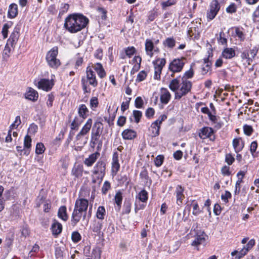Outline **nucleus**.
I'll list each match as a JSON object with an SVG mask.
<instances>
[{"instance_id":"46","label":"nucleus","mask_w":259,"mask_h":259,"mask_svg":"<svg viewBox=\"0 0 259 259\" xmlns=\"http://www.w3.org/2000/svg\"><path fill=\"white\" fill-rule=\"evenodd\" d=\"M11 48L12 47L10 46V45L8 44V43L6 44L5 49L3 51V57L4 58H7L10 57V55L11 52Z\"/></svg>"},{"instance_id":"2","label":"nucleus","mask_w":259,"mask_h":259,"mask_svg":"<svg viewBox=\"0 0 259 259\" xmlns=\"http://www.w3.org/2000/svg\"><path fill=\"white\" fill-rule=\"evenodd\" d=\"M168 87L175 93V99L179 100L191 91L192 82L185 78H176L171 80Z\"/></svg>"},{"instance_id":"20","label":"nucleus","mask_w":259,"mask_h":259,"mask_svg":"<svg viewBox=\"0 0 259 259\" xmlns=\"http://www.w3.org/2000/svg\"><path fill=\"white\" fill-rule=\"evenodd\" d=\"M184 188L181 185L176 187L175 194L177 198V203L179 205L182 204L183 200L185 197L184 195Z\"/></svg>"},{"instance_id":"41","label":"nucleus","mask_w":259,"mask_h":259,"mask_svg":"<svg viewBox=\"0 0 259 259\" xmlns=\"http://www.w3.org/2000/svg\"><path fill=\"white\" fill-rule=\"evenodd\" d=\"M246 254L245 253V252L242 250H241L239 251L235 250L231 253V255L232 256H235L234 258L235 259H240L243 256H244Z\"/></svg>"},{"instance_id":"34","label":"nucleus","mask_w":259,"mask_h":259,"mask_svg":"<svg viewBox=\"0 0 259 259\" xmlns=\"http://www.w3.org/2000/svg\"><path fill=\"white\" fill-rule=\"evenodd\" d=\"M82 121L83 120H80L77 116L75 117L70 124L71 130H77Z\"/></svg>"},{"instance_id":"21","label":"nucleus","mask_w":259,"mask_h":259,"mask_svg":"<svg viewBox=\"0 0 259 259\" xmlns=\"http://www.w3.org/2000/svg\"><path fill=\"white\" fill-rule=\"evenodd\" d=\"M99 156L100 153L98 152H96L94 153H92V154L90 155L89 157L84 159V164L88 167L92 166L93 164L96 162Z\"/></svg>"},{"instance_id":"58","label":"nucleus","mask_w":259,"mask_h":259,"mask_svg":"<svg viewBox=\"0 0 259 259\" xmlns=\"http://www.w3.org/2000/svg\"><path fill=\"white\" fill-rule=\"evenodd\" d=\"M110 188V183L108 181H105L102 188V193L103 194H106Z\"/></svg>"},{"instance_id":"39","label":"nucleus","mask_w":259,"mask_h":259,"mask_svg":"<svg viewBox=\"0 0 259 259\" xmlns=\"http://www.w3.org/2000/svg\"><path fill=\"white\" fill-rule=\"evenodd\" d=\"M114 201L118 207L120 208L122 201V195L121 192L118 191L116 193L114 196Z\"/></svg>"},{"instance_id":"8","label":"nucleus","mask_w":259,"mask_h":259,"mask_svg":"<svg viewBox=\"0 0 259 259\" xmlns=\"http://www.w3.org/2000/svg\"><path fill=\"white\" fill-rule=\"evenodd\" d=\"M93 124L92 118H89L82 127L80 131L76 136L75 139L77 145H80L83 146L87 143L83 141V137L87 135L91 130Z\"/></svg>"},{"instance_id":"9","label":"nucleus","mask_w":259,"mask_h":259,"mask_svg":"<svg viewBox=\"0 0 259 259\" xmlns=\"http://www.w3.org/2000/svg\"><path fill=\"white\" fill-rule=\"evenodd\" d=\"M185 64L184 58L174 59L168 65V70L172 72L171 76L174 77L175 73L181 72Z\"/></svg>"},{"instance_id":"55","label":"nucleus","mask_w":259,"mask_h":259,"mask_svg":"<svg viewBox=\"0 0 259 259\" xmlns=\"http://www.w3.org/2000/svg\"><path fill=\"white\" fill-rule=\"evenodd\" d=\"M140 178L144 180L146 183L148 182V181L149 180V177L148 176V173L147 170L146 169H143L140 174Z\"/></svg>"},{"instance_id":"4","label":"nucleus","mask_w":259,"mask_h":259,"mask_svg":"<svg viewBox=\"0 0 259 259\" xmlns=\"http://www.w3.org/2000/svg\"><path fill=\"white\" fill-rule=\"evenodd\" d=\"M81 83L84 93H90L91 89L88 87V84L94 88L97 87L98 84L96 74L90 66L87 67L86 69V76L82 77Z\"/></svg>"},{"instance_id":"27","label":"nucleus","mask_w":259,"mask_h":259,"mask_svg":"<svg viewBox=\"0 0 259 259\" xmlns=\"http://www.w3.org/2000/svg\"><path fill=\"white\" fill-rule=\"evenodd\" d=\"M32 139L29 135H26L24 139V154L28 155L29 154L30 149L31 147Z\"/></svg>"},{"instance_id":"32","label":"nucleus","mask_w":259,"mask_h":259,"mask_svg":"<svg viewBox=\"0 0 259 259\" xmlns=\"http://www.w3.org/2000/svg\"><path fill=\"white\" fill-rule=\"evenodd\" d=\"M122 137L125 140H132L136 137V133L132 130H125L122 133Z\"/></svg>"},{"instance_id":"60","label":"nucleus","mask_w":259,"mask_h":259,"mask_svg":"<svg viewBox=\"0 0 259 259\" xmlns=\"http://www.w3.org/2000/svg\"><path fill=\"white\" fill-rule=\"evenodd\" d=\"M164 157L162 155H158L154 160L155 164L157 167L161 166L163 163Z\"/></svg>"},{"instance_id":"40","label":"nucleus","mask_w":259,"mask_h":259,"mask_svg":"<svg viewBox=\"0 0 259 259\" xmlns=\"http://www.w3.org/2000/svg\"><path fill=\"white\" fill-rule=\"evenodd\" d=\"M241 58L243 61H245L248 65H250L252 62L251 58H250L249 53L247 51L241 53Z\"/></svg>"},{"instance_id":"52","label":"nucleus","mask_w":259,"mask_h":259,"mask_svg":"<svg viewBox=\"0 0 259 259\" xmlns=\"http://www.w3.org/2000/svg\"><path fill=\"white\" fill-rule=\"evenodd\" d=\"M235 161V158L233 155L231 153H228L225 156V162L227 163L228 165H231Z\"/></svg>"},{"instance_id":"22","label":"nucleus","mask_w":259,"mask_h":259,"mask_svg":"<svg viewBox=\"0 0 259 259\" xmlns=\"http://www.w3.org/2000/svg\"><path fill=\"white\" fill-rule=\"evenodd\" d=\"M211 63L208 61V59H204V63L201 65V73L202 75H206L208 73H211Z\"/></svg>"},{"instance_id":"56","label":"nucleus","mask_w":259,"mask_h":259,"mask_svg":"<svg viewBox=\"0 0 259 259\" xmlns=\"http://www.w3.org/2000/svg\"><path fill=\"white\" fill-rule=\"evenodd\" d=\"M71 238L73 242L77 243L81 240V237L78 232L75 231L72 233Z\"/></svg>"},{"instance_id":"48","label":"nucleus","mask_w":259,"mask_h":259,"mask_svg":"<svg viewBox=\"0 0 259 259\" xmlns=\"http://www.w3.org/2000/svg\"><path fill=\"white\" fill-rule=\"evenodd\" d=\"M147 75V73L145 71L142 70L140 71L137 75L136 81L141 82L144 80L146 78Z\"/></svg>"},{"instance_id":"14","label":"nucleus","mask_w":259,"mask_h":259,"mask_svg":"<svg viewBox=\"0 0 259 259\" xmlns=\"http://www.w3.org/2000/svg\"><path fill=\"white\" fill-rule=\"evenodd\" d=\"M199 136L202 139L209 138L210 140L213 141L215 139L213 135V130L209 127H204L202 128L200 130Z\"/></svg>"},{"instance_id":"42","label":"nucleus","mask_w":259,"mask_h":259,"mask_svg":"<svg viewBox=\"0 0 259 259\" xmlns=\"http://www.w3.org/2000/svg\"><path fill=\"white\" fill-rule=\"evenodd\" d=\"M45 149V146L42 143H38L36 145L35 153L37 155L41 154L44 153Z\"/></svg>"},{"instance_id":"33","label":"nucleus","mask_w":259,"mask_h":259,"mask_svg":"<svg viewBox=\"0 0 259 259\" xmlns=\"http://www.w3.org/2000/svg\"><path fill=\"white\" fill-rule=\"evenodd\" d=\"M18 14V7L15 4H12L9 6L8 10V17L10 18H14Z\"/></svg>"},{"instance_id":"16","label":"nucleus","mask_w":259,"mask_h":259,"mask_svg":"<svg viewBox=\"0 0 259 259\" xmlns=\"http://www.w3.org/2000/svg\"><path fill=\"white\" fill-rule=\"evenodd\" d=\"M19 37V29L15 28L13 31L11 33L9 38L8 39L7 43L10 45V46L14 48Z\"/></svg>"},{"instance_id":"61","label":"nucleus","mask_w":259,"mask_h":259,"mask_svg":"<svg viewBox=\"0 0 259 259\" xmlns=\"http://www.w3.org/2000/svg\"><path fill=\"white\" fill-rule=\"evenodd\" d=\"M232 195L231 193L228 191H226L224 194H223L221 195L222 200L225 202L227 203L228 202V199L231 198Z\"/></svg>"},{"instance_id":"28","label":"nucleus","mask_w":259,"mask_h":259,"mask_svg":"<svg viewBox=\"0 0 259 259\" xmlns=\"http://www.w3.org/2000/svg\"><path fill=\"white\" fill-rule=\"evenodd\" d=\"M89 109L84 104H81L78 108V114L82 118V120L87 118L89 114Z\"/></svg>"},{"instance_id":"26","label":"nucleus","mask_w":259,"mask_h":259,"mask_svg":"<svg viewBox=\"0 0 259 259\" xmlns=\"http://www.w3.org/2000/svg\"><path fill=\"white\" fill-rule=\"evenodd\" d=\"M51 230L53 235H58L62 232V226L60 223L55 220L52 225Z\"/></svg>"},{"instance_id":"43","label":"nucleus","mask_w":259,"mask_h":259,"mask_svg":"<svg viewBox=\"0 0 259 259\" xmlns=\"http://www.w3.org/2000/svg\"><path fill=\"white\" fill-rule=\"evenodd\" d=\"M12 24L11 23H6L3 26L2 30V33L4 38H6L8 35V30L11 27Z\"/></svg>"},{"instance_id":"5","label":"nucleus","mask_w":259,"mask_h":259,"mask_svg":"<svg viewBox=\"0 0 259 259\" xmlns=\"http://www.w3.org/2000/svg\"><path fill=\"white\" fill-rule=\"evenodd\" d=\"M106 164L102 160L98 161L94 166L92 170V182L96 183L97 182H101L105 175Z\"/></svg>"},{"instance_id":"64","label":"nucleus","mask_w":259,"mask_h":259,"mask_svg":"<svg viewBox=\"0 0 259 259\" xmlns=\"http://www.w3.org/2000/svg\"><path fill=\"white\" fill-rule=\"evenodd\" d=\"M194 71L191 68L189 70L187 71L184 74L183 77L182 78H185L187 79L188 78H191L193 76Z\"/></svg>"},{"instance_id":"62","label":"nucleus","mask_w":259,"mask_h":259,"mask_svg":"<svg viewBox=\"0 0 259 259\" xmlns=\"http://www.w3.org/2000/svg\"><path fill=\"white\" fill-rule=\"evenodd\" d=\"M235 34L237 37H238L241 40H243L245 38V36L242 31L239 28H235Z\"/></svg>"},{"instance_id":"18","label":"nucleus","mask_w":259,"mask_h":259,"mask_svg":"<svg viewBox=\"0 0 259 259\" xmlns=\"http://www.w3.org/2000/svg\"><path fill=\"white\" fill-rule=\"evenodd\" d=\"M232 145L235 152L238 153L243 149L244 147V142L241 138H236L233 140Z\"/></svg>"},{"instance_id":"51","label":"nucleus","mask_w":259,"mask_h":259,"mask_svg":"<svg viewBox=\"0 0 259 259\" xmlns=\"http://www.w3.org/2000/svg\"><path fill=\"white\" fill-rule=\"evenodd\" d=\"M243 128L244 133L248 136H250L252 134L253 131L252 126L247 124H245L243 126Z\"/></svg>"},{"instance_id":"30","label":"nucleus","mask_w":259,"mask_h":259,"mask_svg":"<svg viewBox=\"0 0 259 259\" xmlns=\"http://www.w3.org/2000/svg\"><path fill=\"white\" fill-rule=\"evenodd\" d=\"M83 170V168L82 165H75L72 169L71 173L75 178H78L82 176Z\"/></svg>"},{"instance_id":"13","label":"nucleus","mask_w":259,"mask_h":259,"mask_svg":"<svg viewBox=\"0 0 259 259\" xmlns=\"http://www.w3.org/2000/svg\"><path fill=\"white\" fill-rule=\"evenodd\" d=\"M145 49L146 55L150 58L153 57L154 52H158V48L155 47L154 42L150 39H147L145 43Z\"/></svg>"},{"instance_id":"25","label":"nucleus","mask_w":259,"mask_h":259,"mask_svg":"<svg viewBox=\"0 0 259 259\" xmlns=\"http://www.w3.org/2000/svg\"><path fill=\"white\" fill-rule=\"evenodd\" d=\"M160 128L157 122H153L149 128V135L152 137L158 136L159 135Z\"/></svg>"},{"instance_id":"31","label":"nucleus","mask_w":259,"mask_h":259,"mask_svg":"<svg viewBox=\"0 0 259 259\" xmlns=\"http://www.w3.org/2000/svg\"><path fill=\"white\" fill-rule=\"evenodd\" d=\"M58 217L64 221H66L68 219L67 213V208L65 206H61L58 211Z\"/></svg>"},{"instance_id":"3","label":"nucleus","mask_w":259,"mask_h":259,"mask_svg":"<svg viewBox=\"0 0 259 259\" xmlns=\"http://www.w3.org/2000/svg\"><path fill=\"white\" fill-rule=\"evenodd\" d=\"M88 207L89 201L87 199L79 197L76 200L71 216V222L74 225L80 221L82 217L85 219Z\"/></svg>"},{"instance_id":"11","label":"nucleus","mask_w":259,"mask_h":259,"mask_svg":"<svg viewBox=\"0 0 259 259\" xmlns=\"http://www.w3.org/2000/svg\"><path fill=\"white\" fill-rule=\"evenodd\" d=\"M166 64V60L164 58H157L153 61L154 68V78L160 79L162 70Z\"/></svg>"},{"instance_id":"29","label":"nucleus","mask_w":259,"mask_h":259,"mask_svg":"<svg viewBox=\"0 0 259 259\" xmlns=\"http://www.w3.org/2000/svg\"><path fill=\"white\" fill-rule=\"evenodd\" d=\"M94 68L95 70L97 72L98 76L101 78H104L106 75V72L102 66V65L100 63H97L94 64V65L92 66Z\"/></svg>"},{"instance_id":"17","label":"nucleus","mask_w":259,"mask_h":259,"mask_svg":"<svg viewBox=\"0 0 259 259\" xmlns=\"http://www.w3.org/2000/svg\"><path fill=\"white\" fill-rule=\"evenodd\" d=\"M171 99V94L167 89L161 88L160 92V100L162 104H167Z\"/></svg>"},{"instance_id":"23","label":"nucleus","mask_w":259,"mask_h":259,"mask_svg":"<svg viewBox=\"0 0 259 259\" xmlns=\"http://www.w3.org/2000/svg\"><path fill=\"white\" fill-rule=\"evenodd\" d=\"M102 124L100 122H96L92 130L91 136H100L102 132Z\"/></svg>"},{"instance_id":"53","label":"nucleus","mask_w":259,"mask_h":259,"mask_svg":"<svg viewBox=\"0 0 259 259\" xmlns=\"http://www.w3.org/2000/svg\"><path fill=\"white\" fill-rule=\"evenodd\" d=\"M21 123V121L20 117L19 116H17L16 117L14 122L10 125V128L11 130L17 128Z\"/></svg>"},{"instance_id":"49","label":"nucleus","mask_w":259,"mask_h":259,"mask_svg":"<svg viewBox=\"0 0 259 259\" xmlns=\"http://www.w3.org/2000/svg\"><path fill=\"white\" fill-rule=\"evenodd\" d=\"M133 114L135 118V121L136 123H139L142 116V112L139 110H134Z\"/></svg>"},{"instance_id":"45","label":"nucleus","mask_w":259,"mask_h":259,"mask_svg":"<svg viewBox=\"0 0 259 259\" xmlns=\"http://www.w3.org/2000/svg\"><path fill=\"white\" fill-rule=\"evenodd\" d=\"M175 40L173 38L169 37L163 42V45L169 48H172L175 46Z\"/></svg>"},{"instance_id":"36","label":"nucleus","mask_w":259,"mask_h":259,"mask_svg":"<svg viewBox=\"0 0 259 259\" xmlns=\"http://www.w3.org/2000/svg\"><path fill=\"white\" fill-rule=\"evenodd\" d=\"M192 206V214L195 216L198 215L202 211L199 207L198 204L195 200H193L191 203Z\"/></svg>"},{"instance_id":"24","label":"nucleus","mask_w":259,"mask_h":259,"mask_svg":"<svg viewBox=\"0 0 259 259\" xmlns=\"http://www.w3.org/2000/svg\"><path fill=\"white\" fill-rule=\"evenodd\" d=\"M235 56V51L233 48H226L225 49L222 53V57L226 59H230Z\"/></svg>"},{"instance_id":"63","label":"nucleus","mask_w":259,"mask_h":259,"mask_svg":"<svg viewBox=\"0 0 259 259\" xmlns=\"http://www.w3.org/2000/svg\"><path fill=\"white\" fill-rule=\"evenodd\" d=\"M54 100V96L52 93L49 94L48 95V99L47 101V105L48 107H51L53 106V103Z\"/></svg>"},{"instance_id":"7","label":"nucleus","mask_w":259,"mask_h":259,"mask_svg":"<svg viewBox=\"0 0 259 259\" xmlns=\"http://www.w3.org/2000/svg\"><path fill=\"white\" fill-rule=\"evenodd\" d=\"M193 237L194 240L192 241L191 245L196 247L198 250L199 245H205L208 236L204 231L201 229L196 230L195 228H194Z\"/></svg>"},{"instance_id":"50","label":"nucleus","mask_w":259,"mask_h":259,"mask_svg":"<svg viewBox=\"0 0 259 259\" xmlns=\"http://www.w3.org/2000/svg\"><path fill=\"white\" fill-rule=\"evenodd\" d=\"M176 3V0H168L166 2H163L161 3V5L162 9L164 10L166 7L174 5Z\"/></svg>"},{"instance_id":"47","label":"nucleus","mask_w":259,"mask_h":259,"mask_svg":"<svg viewBox=\"0 0 259 259\" xmlns=\"http://www.w3.org/2000/svg\"><path fill=\"white\" fill-rule=\"evenodd\" d=\"M125 55L131 58L136 52V49L134 47H129L124 50Z\"/></svg>"},{"instance_id":"57","label":"nucleus","mask_w":259,"mask_h":259,"mask_svg":"<svg viewBox=\"0 0 259 259\" xmlns=\"http://www.w3.org/2000/svg\"><path fill=\"white\" fill-rule=\"evenodd\" d=\"M237 11L236 5L234 3H232L226 8V12L228 13H234Z\"/></svg>"},{"instance_id":"19","label":"nucleus","mask_w":259,"mask_h":259,"mask_svg":"<svg viewBox=\"0 0 259 259\" xmlns=\"http://www.w3.org/2000/svg\"><path fill=\"white\" fill-rule=\"evenodd\" d=\"M26 99L32 101H36L38 98V94L36 91L31 88H28L25 94Z\"/></svg>"},{"instance_id":"59","label":"nucleus","mask_w":259,"mask_h":259,"mask_svg":"<svg viewBox=\"0 0 259 259\" xmlns=\"http://www.w3.org/2000/svg\"><path fill=\"white\" fill-rule=\"evenodd\" d=\"M102 227L103 225L102 223L100 222H96L94 225L93 231L96 233H100L102 228Z\"/></svg>"},{"instance_id":"10","label":"nucleus","mask_w":259,"mask_h":259,"mask_svg":"<svg viewBox=\"0 0 259 259\" xmlns=\"http://www.w3.org/2000/svg\"><path fill=\"white\" fill-rule=\"evenodd\" d=\"M221 8L220 4L218 0H212L210 2L208 9L207 11L206 17L208 20H213Z\"/></svg>"},{"instance_id":"35","label":"nucleus","mask_w":259,"mask_h":259,"mask_svg":"<svg viewBox=\"0 0 259 259\" xmlns=\"http://www.w3.org/2000/svg\"><path fill=\"white\" fill-rule=\"evenodd\" d=\"M140 201L146 202L148 200V193L145 190L141 191L136 197Z\"/></svg>"},{"instance_id":"15","label":"nucleus","mask_w":259,"mask_h":259,"mask_svg":"<svg viewBox=\"0 0 259 259\" xmlns=\"http://www.w3.org/2000/svg\"><path fill=\"white\" fill-rule=\"evenodd\" d=\"M120 169V164L118 159V153L114 152L112 155L111 162V172L113 176H115Z\"/></svg>"},{"instance_id":"37","label":"nucleus","mask_w":259,"mask_h":259,"mask_svg":"<svg viewBox=\"0 0 259 259\" xmlns=\"http://www.w3.org/2000/svg\"><path fill=\"white\" fill-rule=\"evenodd\" d=\"M255 243V240L252 239L250 240L247 244L243 246L241 250H242L245 253L247 254L248 252L251 249V248L254 246Z\"/></svg>"},{"instance_id":"1","label":"nucleus","mask_w":259,"mask_h":259,"mask_svg":"<svg viewBox=\"0 0 259 259\" xmlns=\"http://www.w3.org/2000/svg\"><path fill=\"white\" fill-rule=\"evenodd\" d=\"M89 19L82 14H70L65 19L64 28L70 33H77L86 27Z\"/></svg>"},{"instance_id":"54","label":"nucleus","mask_w":259,"mask_h":259,"mask_svg":"<svg viewBox=\"0 0 259 259\" xmlns=\"http://www.w3.org/2000/svg\"><path fill=\"white\" fill-rule=\"evenodd\" d=\"M252 20L254 23H259V5L252 14Z\"/></svg>"},{"instance_id":"44","label":"nucleus","mask_w":259,"mask_h":259,"mask_svg":"<svg viewBox=\"0 0 259 259\" xmlns=\"http://www.w3.org/2000/svg\"><path fill=\"white\" fill-rule=\"evenodd\" d=\"M98 105L99 102L97 97H94L90 99V105L91 108L93 110H95V109L98 107Z\"/></svg>"},{"instance_id":"6","label":"nucleus","mask_w":259,"mask_h":259,"mask_svg":"<svg viewBox=\"0 0 259 259\" xmlns=\"http://www.w3.org/2000/svg\"><path fill=\"white\" fill-rule=\"evenodd\" d=\"M58 48L54 47L48 51L46 54V60L48 65L53 69L58 68L61 65V62L57 58Z\"/></svg>"},{"instance_id":"38","label":"nucleus","mask_w":259,"mask_h":259,"mask_svg":"<svg viewBox=\"0 0 259 259\" xmlns=\"http://www.w3.org/2000/svg\"><path fill=\"white\" fill-rule=\"evenodd\" d=\"M106 214L105 208L103 206H100L96 212V217L99 220H103Z\"/></svg>"},{"instance_id":"12","label":"nucleus","mask_w":259,"mask_h":259,"mask_svg":"<svg viewBox=\"0 0 259 259\" xmlns=\"http://www.w3.org/2000/svg\"><path fill=\"white\" fill-rule=\"evenodd\" d=\"M53 77H54L55 76L52 75L50 80L45 78L41 79L37 83L38 88L46 92L51 90L54 85V78Z\"/></svg>"}]
</instances>
